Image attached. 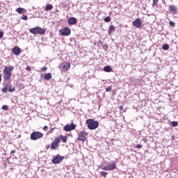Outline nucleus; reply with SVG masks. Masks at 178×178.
Wrapping results in <instances>:
<instances>
[{"label":"nucleus","instance_id":"7","mask_svg":"<svg viewBox=\"0 0 178 178\" xmlns=\"http://www.w3.org/2000/svg\"><path fill=\"white\" fill-rule=\"evenodd\" d=\"M133 26L136 29H141V26H143V22H141V19L137 18L136 19H135L133 22Z\"/></svg>","mask_w":178,"mask_h":178},{"label":"nucleus","instance_id":"25","mask_svg":"<svg viewBox=\"0 0 178 178\" xmlns=\"http://www.w3.org/2000/svg\"><path fill=\"white\" fill-rule=\"evenodd\" d=\"M171 124H172V127H176L178 125V122L177 121H173V122H172Z\"/></svg>","mask_w":178,"mask_h":178},{"label":"nucleus","instance_id":"20","mask_svg":"<svg viewBox=\"0 0 178 178\" xmlns=\"http://www.w3.org/2000/svg\"><path fill=\"white\" fill-rule=\"evenodd\" d=\"M104 71L106 72L107 73H109L112 71V67H111V66L109 65H107L104 67Z\"/></svg>","mask_w":178,"mask_h":178},{"label":"nucleus","instance_id":"28","mask_svg":"<svg viewBox=\"0 0 178 178\" xmlns=\"http://www.w3.org/2000/svg\"><path fill=\"white\" fill-rule=\"evenodd\" d=\"M101 175L103 176V177H106L108 173H106L105 171H102L101 172Z\"/></svg>","mask_w":178,"mask_h":178},{"label":"nucleus","instance_id":"41","mask_svg":"<svg viewBox=\"0 0 178 178\" xmlns=\"http://www.w3.org/2000/svg\"><path fill=\"white\" fill-rule=\"evenodd\" d=\"M49 149V145L47 147V149Z\"/></svg>","mask_w":178,"mask_h":178},{"label":"nucleus","instance_id":"14","mask_svg":"<svg viewBox=\"0 0 178 178\" xmlns=\"http://www.w3.org/2000/svg\"><path fill=\"white\" fill-rule=\"evenodd\" d=\"M70 66L71 65L69 62L63 63L62 65L63 70H65L66 72H67L70 69Z\"/></svg>","mask_w":178,"mask_h":178},{"label":"nucleus","instance_id":"16","mask_svg":"<svg viewBox=\"0 0 178 178\" xmlns=\"http://www.w3.org/2000/svg\"><path fill=\"white\" fill-rule=\"evenodd\" d=\"M16 12H17V13H19V15H22V13L26 12V10L23 8H18L16 9Z\"/></svg>","mask_w":178,"mask_h":178},{"label":"nucleus","instance_id":"42","mask_svg":"<svg viewBox=\"0 0 178 178\" xmlns=\"http://www.w3.org/2000/svg\"><path fill=\"white\" fill-rule=\"evenodd\" d=\"M52 131H54V129L51 130V131L50 133H52Z\"/></svg>","mask_w":178,"mask_h":178},{"label":"nucleus","instance_id":"10","mask_svg":"<svg viewBox=\"0 0 178 178\" xmlns=\"http://www.w3.org/2000/svg\"><path fill=\"white\" fill-rule=\"evenodd\" d=\"M76 129V125L74 123H72L71 124H66L64 127L65 131H72V130Z\"/></svg>","mask_w":178,"mask_h":178},{"label":"nucleus","instance_id":"24","mask_svg":"<svg viewBox=\"0 0 178 178\" xmlns=\"http://www.w3.org/2000/svg\"><path fill=\"white\" fill-rule=\"evenodd\" d=\"M111 19L110 16H107L104 18V22H106V23H109V22H111Z\"/></svg>","mask_w":178,"mask_h":178},{"label":"nucleus","instance_id":"32","mask_svg":"<svg viewBox=\"0 0 178 178\" xmlns=\"http://www.w3.org/2000/svg\"><path fill=\"white\" fill-rule=\"evenodd\" d=\"M21 19L22 20H27L28 17H27V15H23L22 17H21Z\"/></svg>","mask_w":178,"mask_h":178},{"label":"nucleus","instance_id":"23","mask_svg":"<svg viewBox=\"0 0 178 178\" xmlns=\"http://www.w3.org/2000/svg\"><path fill=\"white\" fill-rule=\"evenodd\" d=\"M162 49H163L164 51H168V49H169V44H163L162 47Z\"/></svg>","mask_w":178,"mask_h":178},{"label":"nucleus","instance_id":"4","mask_svg":"<svg viewBox=\"0 0 178 178\" xmlns=\"http://www.w3.org/2000/svg\"><path fill=\"white\" fill-rule=\"evenodd\" d=\"M42 137H44V134L40 131H35L31 134V140L33 141L40 140V138H42Z\"/></svg>","mask_w":178,"mask_h":178},{"label":"nucleus","instance_id":"9","mask_svg":"<svg viewBox=\"0 0 178 178\" xmlns=\"http://www.w3.org/2000/svg\"><path fill=\"white\" fill-rule=\"evenodd\" d=\"M87 133L81 131L79 134H78V138L77 140L78 141H86V136H87Z\"/></svg>","mask_w":178,"mask_h":178},{"label":"nucleus","instance_id":"35","mask_svg":"<svg viewBox=\"0 0 178 178\" xmlns=\"http://www.w3.org/2000/svg\"><path fill=\"white\" fill-rule=\"evenodd\" d=\"M26 70H27V72H31V67L30 66L26 67Z\"/></svg>","mask_w":178,"mask_h":178},{"label":"nucleus","instance_id":"8","mask_svg":"<svg viewBox=\"0 0 178 178\" xmlns=\"http://www.w3.org/2000/svg\"><path fill=\"white\" fill-rule=\"evenodd\" d=\"M59 33L61 35L67 36V35H70L71 31L69 29V27H65V28L60 30Z\"/></svg>","mask_w":178,"mask_h":178},{"label":"nucleus","instance_id":"34","mask_svg":"<svg viewBox=\"0 0 178 178\" xmlns=\"http://www.w3.org/2000/svg\"><path fill=\"white\" fill-rule=\"evenodd\" d=\"M47 70H48V67H43L41 68V72H45V71Z\"/></svg>","mask_w":178,"mask_h":178},{"label":"nucleus","instance_id":"40","mask_svg":"<svg viewBox=\"0 0 178 178\" xmlns=\"http://www.w3.org/2000/svg\"><path fill=\"white\" fill-rule=\"evenodd\" d=\"M15 152H16L15 150H12V151L10 152V154H15Z\"/></svg>","mask_w":178,"mask_h":178},{"label":"nucleus","instance_id":"15","mask_svg":"<svg viewBox=\"0 0 178 178\" xmlns=\"http://www.w3.org/2000/svg\"><path fill=\"white\" fill-rule=\"evenodd\" d=\"M77 23V19L76 17H71L68 19V24L73 26Z\"/></svg>","mask_w":178,"mask_h":178},{"label":"nucleus","instance_id":"26","mask_svg":"<svg viewBox=\"0 0 178 178\" xmlns=\"http://www.w3.org/2000/svg\"><path fill=\"white\" fill-rule=\"evenodd\" d=\"M169 24L171 27H175L176 26V24H175L173 21H170Z\"/></svg>","mask_w":178,"mask_h":178},{"label":"nucleus","instance_id":"38","mask_svg":"<svg viewBox=\"0 0 178 178\" xmlns=\"http://www.w3.org/2000/svg\"><path fill=\"white\" fill-rule=\"evenodd\" d=\"M2 81V74H0V83Z\"/></svg>","mask_w":178,"mask_h":178},{"label":"nucleus","instance_id":"19","mask_svg":"<svg viewBox=\"0 0 178 178\" xmlns=\"http://www.w3.org/2000/svg\"><path fill=\"white\" fill-rule=\"evenodd\" d=\"M52 9H54V6H52V4H47L45 6L44 10H52Z\"/></svg>","mask_w":178,"mask_h":178},{"label":"nucleus","instance_id":"30","mask_svg":"<svg viewBox=\"0 0 178 178\" xmlns=\"http://www.w3.org/2000/svg\"><path fill=\"white\" fill-rule=\"evenodd\" d=\"M1 109H3V111H8V106L7 105H3L1 107Z\"/></svg>","mask_w":178,"mask_h":178},{"label":"nucleus","instance_id":"5","mask_svg":"<svg viewBox=\"0 0 178 178\" xmlns=\"http://www.w3.org/2000/svg\"><path fill=\"white\" fill-rule=\"evenodd\" d=\"M65 159V156H60V154L56 155L53 159L51 160L52 163L54 165H58V163H60L63 160Z\"/></svg>","mask_w":178,"mask_h":178},{"label":"nucleus","instance_id":"2","mask_svg":"<svg viewBox=\"0 0 178 178\" xmlns=\"http://www.w3.org/2000/svg\"><path fill=\"white\" fill-rule=\"evenodd\" d=\"M86 123L88 124L89 130H95L96 129H98L99 126V122L94 120V119H88Z\"/></svg>","mask_w":178,"mask_h":178},{"label":"nucleus","instance_id":"29","mask_svg":"<svg viewBox=\"0 0 178 178\" xmlns=\"http://www.w3.org/2000/svg\"><path fill=\"white\" fill-rule=\"evenodd\" d=\"M106 91H107V92H110V91H112V86H108L106 88Z\"/></svg>","mask_w":178,"mask_h":178},{"label":"nucleus","instance_id":"21","mask_svg":"<svg viewBox=\"0 0 178 178\" xmlns=\"http://www.w3.org/2000/svg\"><path fill=\"white\" fill-rule=\"evenodd\" d=\"M59 138H60V140H61L63 141V143H66L67 141V136H63V135H60Z\"/></svg>","mask_w":178,"mask_h":178},{"label":"nucleus","instance_id":"11","mask_svg":"<svg viewBox=\"0 0 178 178\" xmlns=\"http://www.w3.org/2000/svg\"><path fill=\"white\" fill-rule=\"evenodd\" d=\"M12 52L14 55H16V56H19V55L22 54V49H20L19 46H15L13 48Z\"/></svg>","mask_w":178,"mask_h":178},{"label":"nucleus","instance_id":"36","mask_svg":"<svg viewBox=\"0 0 178 178\" xmlns=\"http://www.w3.org/2000/svg\"><path fill=\"white\" fill-rule=\"evenodd\" d=\"M0 38H3V32L0 31Z\"/></svg>","mask_w":178,"mask_h":178},{"label":"nucleus","instance_id":"17","mask_svg":"<svg viewBox=\"0 0 178 178\" xmlns=\"http://www.w3.org/2000/svg\"><path fill=\"white\" fill-rule=\"evenodd\" d=\"M44 79V80H51V79H52V74L51 73L45 74Z\"/></svg>","mask_w":178,"mask_h":178},{"label":"nucleus","instance_id":"3","mask_svg":"<svg viewBox=\"0 0 178 178\" xmlns=\"http://www.w3.org/2000/svg\"><path fill=\"white\" fill-rule=\"evenodd\" d=\"M29 32L31 33V34H33V35H37L38 34L40 35H44V34H45V29L40 26H36L35 28L29 29Z\"/></svg>","mask_w":178,"mask_h":178},{"label":"nucleus","instance_id":"39","mask_svg":"<svg viewBox=\"0 0 178 178\" xmlns=\"http://www.w3.org/2000/svg\"><path fill=\"white\" fill-rule=\"evenodd\" d=\"M120 109L121 111H123V106H120Z\"/></svg>","mask_w":178,"mask_h":178},{"label":"nucleus","instance_id":"31","mask_svg":"<svg viewBox=\"0 0 178 178\" xmlns=\"http://www.w3.org/2000/svg\"><path fill=\"white\" fill-rule=\"evenodd\" d=\"M136 148H138V149H141V148H143V145L138 144L136 146Z\"/></svg>","mask_w":178,"mask_h":178},{"label":"nucleus","instance_id":"1","mask_svg":"<svg viewBox=\"0 0 178 178\" xmlns=\"http://www.w3.org/2000/svg\"><path fill=\"white\" fill-rule=\"evenodd\" d=\"M13 66H6L3 71V80L4 81H10V77H12V72L13 71Z\"/></svg>","mask_w":178,"mask_h":178},{"label":"nucleus","instance_id":"6","mask_svg":"<svg viewBox=\"0 0 178 178\" xmlns=\"http://www.w3.org/2000/svg\"><path fill=\"white\" fill-rule=\"evenodd\" d=\"M59 143H60V138H56L54 139V141H53L51 144L50 148L51 149H56V147L59 145Z\"/></svg>","mask_w":178,"mask_h":178},{"label":"nucleus","instance_id":"33","mask_svg":"<svg viewBox=\"0 0 178 178\" xmlns=\"http://www.w3.org/2000/svg\"><path fill=\"white\" fill-rule=\"evenodd\" d=\"M158 2H159V0H153L152 6H154V5H156V3H158Z\"/></svg>","mask_w":178,"mask_h":178},{"label":"nucleus","instance_id":"37","mask_svg":"<svg viewBox=\"0 0 178 178\" xmlns=\"http://www.w3.org/2000/svg\"><path fill=\"white\" fill-rule=\"evenodd\" d=\"M43 130H44V131H47V130H48V126H44L43 127Z\"/></svg>","mask_w":178,"mask_h":178},{"label":"nucleus","instance_id":"13","mask_svg":"<svg viewBox=\"0 0 178 178\" xmlns=\"http://www.w3.org/2000/svg\"><path fill=\"white\" fill-rule=\"evenodd\" d=\"M168 10L170 13L176 14L177 13V6L175 5H170L168 6Z\"/></svg>","mask_w":178,"mask_h":178},{"label":"nucleus","instance_id":"22","mask_svg":"<svg viewBox=\"0 0 178 178\" xmlns=\"http://www.w3.org/2000/svg\"><path fill=\"white\" fill-rule=\"evenodd\" d=\"M113 31H115V26L111 25V26H110L109 29H108V34L111 35L112 33H113Z\"/></svg>","mask_w":178,"mask_h":178},{"label":"nucleus","instance_id":"27","mask_svg":"<svg viewBox=\"0 0 178 178\" xmlns=\"http://www.w3.org/2000/svg\"><path fill=\"white\" fill-rule=\"evenodd\" d=\"M1 91H2V92H8V88H7L6 85L5 86L4 88H2Z\"/></svg>","mask_w":178,"mask_h":178},{"label":"nucleus","instance_id":"18","mask_svg":"<svg viewBox=\"0 0 178 178\" xmlns=\"http://www.w3.org/2000/svg\"><path fill=\"white\" fill-rule=\"evenodd\" d=\"M7 87V90L8 91H9V92H13L15 91V88H12V86L10 85H6Z\"/></svg>","mask_w":178,"mask_h":178},{"label":"nucleus","instance_id":"12","mask_svg":"<svg viewBox=\"0 0 178 178\" xmlns=\"http://www.w3.org/2000/svg\"><path fill=\"white\" fill-rule=\"evenodd\" d=\"M102 169V170H114V169H116V164H109L108 165L104 166Z\"/></svg>","mask_w":178,"mask_h":178}]
</instances>
